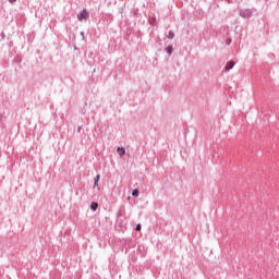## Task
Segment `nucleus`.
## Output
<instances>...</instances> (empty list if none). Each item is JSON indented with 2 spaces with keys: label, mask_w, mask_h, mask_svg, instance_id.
Returning a JSON list of instances; mask_svg holds the SVG:
<instances>
[{
  "label": "nucleus",
  "mask_w": 279,
  "mask_h": 279,
  "mask_svg": "<svg viewBox=\"0 0 279 279\" xmlns=\"http://www.w3.org/2000/svg\"><path fill=\"white\" fill-rule=\"evenodd\" d=\"M240 16H242V19H250L252 16V10L251 9L241 10Z\"/></svg>",
  "instance_id": "f257e3e1"
},
{
  "label": "nucleus",
  "mask_w": 279,
  "mask_h": 279,
  "mask_svg": "<svg viewBox=\"0 0 279 279\" xmlns=\"http://www.w3.org/2000/svg\"><path fill=\"white\" fill-rule=\"evenodd\" d=\"M87 17H88V11H86V9L82 10V11L77 14L78 21H86Z\"/></svg>",
  "instance_id": "f03ea898"
},
{
  "label": "nucleus",
  "mask_w": 279,
  "mask_h": 279,
  "mask_svg": "<svg viewBox=\"0 0 279 279\" xmlns=\"http://www.w3.org/2000/svg\"><path fill=\"white\" fill-rule=\"evenodd\" d=\"M234 61H228L226 66L223 68V71L225 72H228V71H232V69H234Z\"/></svg>",
  "instance_id": "7ed1b4c3"
},
{
  "label": "nucleus",
  "mask_w": 279,
  "mask_h": 279,
  "mask_svg": "<svg viewBox=\"0 0 279 279\" xmlns=\"http://www.w3.org/2000/svg\"><path fill=\"white\" fill-rule=\"evenodd\" d=\"M117 153L119 154V156H120L121 158H123V156H125V148H123V147H118V148H117Z\"/></svg>",
  "instance_id": "20e7f679"
},
{
  "label": "nucleus",
  "mask_w": 279,
  "mask_h": 279,
  "mask_svg": "<svg viewBox=\"0 0 279 279\" xmlns=\"http://www.w3.org/2000/svg\"><path fill=\"white\" fill-rule=\"evenodd\" d=\"M101 179V175L100 174H97L94 179V189L95 186H99V180Z\"/></svg>",
  "instance_id": "39448f33"
},
{
  "label": "nucleus",
  "mask_w": 279,
  "mask_h": 279,
  "mask_svg": "<svg viewBox=\"0 0 279 279\" xmlns=\"http://www.w3.org/2000/svg\"><path fill=\"white\" fill-rule=\"evenodd\" d=\"M167 38H169L170 40H173V38H175V33H173V31H169Z\"/></svg>",
  "instance_id": "423d86ee"
},
{
  "label": "nucleus",
  "mask_w": 279,
  "mask_h": 279,
  "mask_svg": "<svg viewBox=\"0 0 279 279\" xmlns=\"http://www.w3.org/2000/svg\"><path fill=\"white\" fill-rule=\"evenodd\" d=\"M90 208H92V210H97V208H99V203L93 202V203L90 204Z\"/></svg>",
  "instance_id": "0eeeda50"
},
{
  "label": "nucleus",
  "mask_w": 279,
  "mask_h": 279,
  "mask_svg": "<svg viewBox=\"0 0 279 279\" xmlns=\"http://www.w3.org/2000/svg\"><path fill=\"white\" fill-rule=\"evenodd\" d=\"M166 51H167L168 56H171L173 53V46H168L166 48Z\"/></svg>",
  "instance_id": "6e6552de"
},
{
  "label": "nucleus",
  "mask_w": 279,
  "mask_h": 279,
  "mask_svg": "<svg viewBox=\"0 0 279 279\" xmlns=\"http://www.w3.org/2000/svg\"><path fill=\"white\" fill-rule=\"evenodd\" d=\"M138 195H140L138 189H135V190L132 191V196L133 197H138Z\"/></svg>",
  "instance_id": "1a4fd4ad"
},
{
  "label": "nucleus",
  "mask_w": 279,
  "mask_h": 279,
  "mask_svg": "<svg viewBox=\"0 0 279 279\" xmlns=\"http://www.w3.org/2000/svg\"><path fill=\"white\" fill-rule=\"evenodd\" d=\"M141 228H142L141 223H137L136 227H135L136 232H141Z\"/></svg>",
  "instance_id": "9d476101"
},
{
  "label": "nucleus",
  "mask_w": 279,
  "mask_h": 279,
  "mask_svg": "<svg viewBox=\"0 0 279 279\" xmlns=\"http://www.w3.org/2000/svg\"><path fill=\"white\" fill-rule=\"evenodd\" d=\"M226 44H227L228 46L232 45V39H231V38L227 39Z\"/></svg>",
  "instance_id": "9b49d317"
},
{
  "label": "nucleus",
  "mask_w": 279,
  "mask_h": 279,
  "mask_svg": "<svg viewBox=\"0 0 279 279\" xmlns=\"http://www.w3.org/2000/svg\"><path fill=\"white\" fill-rule=\"evenodd\" d=\"M82 39L85 40L84 32H81Z\"/></svg>",
  "instance_id": "f8f14e48"
},
{
  "label": "nucleus",
  "mask_w": 279,
  "mask_h": 279,
  "mask_svg": "<svg viewBox=\"0 0 279 279\" xmlns=\"http://www.w3.org/2000/svg\"><path fill=\"white\" fill-rule=\"evenodd\" d=\"M9 3H16V0H9Z\"/></svg>",
  "instance_id": "ddd939ff"
},
{
  "label": "nucleus",
  "mask_w": 279,
  "mask_h": 279,
  "mask_svg": "<svg viewBox=\"0 0 279 279\" xmlns=\"http://www.w3.org/2000/svg\"><path fill=\"white\" fill-rule=\"evenodd\" d=\"M1 37H2V38H5V33H1Z\"/></svg>",
  "instance_id": "4468645a"
},
{
  "label": "nucleus",
  "mask_w": 279,
  "mask_h": 279,
  "mask_svg": "<svg viewBox=\"0 0 279 279\" xmlns=\"http://www.w3.org/2000/svg\"><path fill=\"white\" fill-rule=\"evenodd\" d=\"M77 132H82V126H78V128H77Z\"/></svg>",
  "instance_id": "2eb2a0df"
}]
</instances>
